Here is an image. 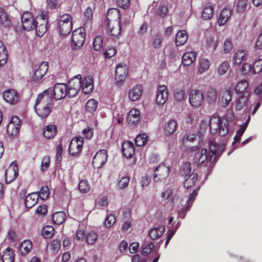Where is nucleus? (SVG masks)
Segmentation results:
<instances>
[{
	"label": "nucleus",
	"mask_w": 262,
	"mask_h": 262,
	"mask_svg": "<svg viewBox=\"0 0 262 262\" xmlns=\"http://www.w3.org/2000/svg\"><path fill=\"white\" fill-rule=\"evenodd\" d=\"M224 149V144L219 145L214 142L210 143L209 152L206 148L200 150L196 146H192L190 150L194 152L193 163L197 165L204 164L207 167L208 172H210L213 166L212 163L223 153Z\"/></svg>",
	"instance_id": "f257e3e1"
},
{
	"label": "nucleus",
	"mask_w": 262,
	"mask_h": 262,
	"mask_svg": "<svg viewBox=\"0 0 262 262\" xmlns=\"http://www.w3.org/2000/svg\"><path fill=\"white\" fill-rule=\"evenodd\" d=\"M53 105L51 97L42 92L36 99L34 105L35 112L41 119L47 118L51 113Z\"/></svg>",
	"instance_id": "f03ea898"
},
{
	"label": "nucleus",
	"mask_w": 262,
	"mask_h": 262,
	"mask_svg": "<svg viewBox=\"0 0 262 262\" xmlns=\"http://www.w3.org/2000/svg\"><path fill=\"white\" fill-rule=\"evenodd\" d=\"M209 125L210 132L212 134H219L221 136H225L229 132V128L223 118H220L216 115H213L210 118Z\"/></svg>",
	"instance_id": "7ed1b4c3"
},
{
	"label": "nucleus",
	"mask_w": 262,
	"mask_h": 262,
	"mask_svg": "<svg viewBox=\"0 0 262 262\" xmlns=\"http://www.w3.org/2000/svg\"><path fill=\"white\" fill-rule=\"evenodd\" d=\"M67 84L63 83H57L53 88H49L43 92L46 93L51 97L52 100L54 99L56 100H61L67 96Z\"/></svg>",
	"instance_id": "20e7f679"
},
{
	"label": "nucleus",
	"mask_w": 262,
	"mask_h": 262,
	"mask_svg": "<svg viewBox=\"0 0 262 262\" xmlns=\"http://www.w3.org/2000/svg\"><path fill=\"white\" fill-rule=\"evenodd\" d=\"M73 27L72 16L64 14L60 16L58 21V30L60 35H68L72 31Z\"/></svg>",
	"instance_id": "39448f33"
},
{
	"label": "nucleus",
	"mask_w": 262,
	"mask_h": 262,
	"mask_svg": "<svg viewBox=\"0 0 262 262\" xmlns=\"http://www.w3.org/2000/svg\"><path fill=\"white\" fill-rule=\"evenodd\" d=\"M48 16L45 11L38 14L35 18V27L37 35L42 36L48 30Z\"/></svg>",
	"instance_id": "423d86ee"
},
{
	"label": "nucleus",
	"mask_w": 262,
	"mask_h": 262,
	"mask_svg": "<svg viewBox=\"0 0 262 262\" xmlns=\"http://www.w3.org/2000/svg\"><path fill=\"white\" fill-rule=\"evenodd\" d=\"M85 33L83 28H79L72 33L71 47L74 50L81 48L85 41Z\"/></svg>",
	"instance_id": "0eeeda50"
},
{
	"label": "nucleus",
	"mask_w": 262,
	"mask_h": 262,
	"mask_svg": "<svg viewBox=\"0 0 262 262\" xmlns=\"http://www.w3.org/2000/svg\"><path fill=\"white\" fill-rule=\"evenodd\" d=\"M82 76L78 75L72 78L67 84V96L69 97H74L79 93L81 88Z\"/></svg>",
	"instance_id": "6e6552de"
},
{
	"label": "nucleus",
	"mask_w": 262,
	"mask_h": 262,
	"mask_svg": "<svg viewBox=\"0 0 262 262\" xmlns=\"http://www.w3.org/2000/svg\"><path fill=\"white\" fill-rule=\"evenodd\" d=\"M21 120L17 116H13L7 125L8 135L12 138L17 137L21 126Z\"/></svg>",
	"instance_id": "1a4fd4ad"
},
{
	"label": "nucleus",
	"mask_w": 262,
	"mask_h": 262,
	"mask_svg": "<svg viewBox=\"0 0 262 262\" xmlns=\"http://www.w3.org/2000/svg\"><path fill=\"white\" fill-rule=\"evenodd\" d=\"M170 168L165 164H161L155 170L154 175V180L155 182H158L164 180L169 175Z\"/></svg>",
	"instance_id": "9d476101"
},
{
	"label": "nucleus",
	"mask_w": 262,
	"mask_h": 262,
	"mask_svg": "<svg viewBox=\"0 0 262 262\" xmlns=\"http://www.w3.org/2000/svg\"><path fill=\"white\" fill-rule=\"evenodd\" d=\"M22 26L24 30L29 31L35 27V19L33 14L30 12H25L21 16Z\"/></svg>",
	"instance_id": "9b49d317"
},
{
	"label": "nucleus",
	"mask_w": 262,
	"mask_h": 262,
	"mask_svg": "<svg viewBox=\"0 0 262 262\" xmlns=\"http://www.w3.org/2000/svg\"><path fill=\"white\" fill-rule=\"evenodd\" d=\"M83 139L82 137H76L71 140L69 147L70 154L76 156L82 150Z\"/></svg>",
	"instance_id": "f8f14e48"
},
{
	"label": "nucleus",
	"mask_w": 262,
	"mask_h": 262,
	"mask_svg": "<svg viewBox=\"0 0 262 262\" xmlns=\"http://www.w3.org/2000/svg\"><path fill=\"white\" fill-rule=\"evenodd\" d=\"M107 159V152L101 149L97 152L93 159V165L95 168H101L106 162Z\"/></svg>",
	"instance_id": "ddd939ff"
},
{
	"label": "nucleus",
	"mask_w": 262,
	"mask_h": 262,
	"mask_svg": "<svg viewBox=\"0 0 262 262\" xmlns=\"http://www.w3.org/2000/svg\"><path fill=\"white\" fill-rule=\"evenodd\" d=\"M204 101L202 93L199 90H192L189 95V102L193 107L200 106Z\"/></svg>",
	"instance_id": "4468645a"
},
{
	"label": "nucleus",
	"mask_w": 262,
	"mask_h": 262,
	"mask_svg": "<svg viewBox=\"0 0 262 262\" xmlns=\"http://www.w3.org/2000/svg\"><path fill=\"white\" fill-rule=\"evenodd\" d=\"M168 91L164 85H160L158 87L156 95V102L158 105H163L168 99Z\"/></svg>",
	"instance_id": "2eb2a0df"
},
{
	"label": "nucleus",
	"mask_w": 262,
	"mask_h": 262,
	"mask_svg": "<svg viewBox=\"0 0 262 262\" xmlns=\"http://www.w3.org/2000/svg\"><path fill=\"white\" fill-rule=\"evenodd\" d=\"M115 78L118 85L120 86L127 75V67L125 64H118L116 68Z\"/></svg>",
	"instance_id": "dca6fc26"
},
{
	"label": "nucleus",
	"mask_w": 262,
	"mask_h": 262,
	"mask_svg": "<svg viewBox=\"0 0 262 262\" xmlns=\"http://www.w3.org/2000/svg\"><path fill=\"white\" fill-rule=\"evenodd\" d=\"M3 98L6 102L11 104L17 103L20 98L18 93L13 89L5 91L3 93Z\"/></svg>",
	"instance_id": "f3484780"
},
{
	"label": "nucleus",
	"mask_w": 262,
	"mask_h": 262,
	"mask_svg": "<svg viewBox=\"0 0 262 262\" xmlns=\"http://www.w3.org/2000/svg\"><path fill=\"white\" fill-rule=\"evenodd\" d=\"M18 174V167L14 162L12 163L5 172L6 182L8 184L14 180Z\"/></svg>",
	"instance_id": "a211bd4d"
},
{
	"label": "nucleus",
	"mask_w": 262,
	"mask_h": 262,
	"mask_svg": "<svg viewBox=\"0 0 262 262\" xmlns=\"http://www.w3.org/2000/svg\"><path fill=\"white\" fill-rule=\"evenodd\" d=\"M48 63L45 61L42 62L40 64L38 68L35 71L32 76V80L34 81H38L40 80L48 71Z\"/></svg>",
	"instance_id": "6ab92c4d"
},
{
	"label": "nucleus",
	"mask_w": 262,
	"mask_h": 262,
	"mask_svg": "<svg viewBox=\"0 0 262 262\" xmlns=\"http://www.w3.org/2000/svg\"><path fill=\"white\" fill-rule=\"evenodd\" d=\"M178 128V123L174 119H171L165 123L164 133L166 135L173 134Z\"/></svg>",
	"instance_id": "aec40b11"
},
{
	"label": "nucleus",
	"mask_w": 262,
	"mask_h": 262,
	"mask_svg": "<svg viewBox=\"0 0 262 262\" xmlns=\"http://www.w3.org/2000/svg\"><path fill=\"white\" fill-rule=\"evenodd\" d=\"M122 152L126 158H131L135 152L133 143L129 141H124L122 145Z\"/></svg>",
	"instance_id": "412c9836"
},
{
	"label": "nucleus",
	"mask_w": 262,
	"mask_h": 262,
	"mask_svg": "<svg viewBox=\"0 0 262 262\" xmlns=\"http://www.w3.org/2000/svg\"><path fill=\"white\" fill-rule=\"evenodd\" d=\"M142 87L137 84L133 87L128 92V97L130 100L136 101L138 100L142 94Z\"/></svg>",
	"instance_id": "4be33fe9"
},
{
	"label": "nucleus",
	"mask_w": 262,
	"mask_h": 262,
	"mask_svg": "<svg viewBox=\"0 0 262 262\" xmlns=\"http://www.w3.org/2000/svg\"><path fill=\"white\" fill-rule=\"evenodd\" d=\"M107 27L111 35L117 37L120 34L121 27L120 21H108Z\"/></svg>",
	"instance_id": "5701e85b"
},
{
	"label": "nucleus",
	"mask_w": 262,
	"mask_h": 262,
	"mask_svg": "<svg viewBox=\"0 0 262 262\" xmlns=\"http://www.w3.org/2000/svg\"><path fill=\"white\" fill-rule=\"evenodd\" d=\"M165 227L164 226H160L151 229L148 232V234L151 239L155 240L160 238L163 235Z\"/></svg>",
	"instance_id": "b1692460"
},
{
	"label": "nucleus",
	"mask_w": 262,
	"mask_h": 262,
	"mask_svg": "<svg viewBox=\"0 0 262 262\" xmlns=\"http://www.w3.org/2000/svg\"><path fill=\"white\" fill-rule=\"evenodd\" d=\"M82 91L85 94L91 93L93 90V80L91 77H85L83 82H81Z\"/></svg>",
	"instance_id": "393cba45"
},
{
	"label": "nucleus",
	"mask_w": 262,
	"mask_h": 262,
	"mask_svg": "<svg viewBox=\"0 0 262 262\" xmlns=\"http://www.w3.org/2000/svg\"><path fill=\"white\" fill-rule=\"evenodd\" d=\"M127 119L129 123L136 124L140 119V111L136 108L130 110L128 114Z\"/></svg>",
	"instance_id": "a878e982"
},
{
	"label": "nucleus",
	"mask_w": 262,
	"mask_h": 262,
	"mask_svg": "<svg viewBox=\"0 0 262 262\" xmlns=\"http://www.w3.org/2000/svg\"><path fill=\"white\" fill-rule=\"evenodd\" d=\"M248 93H244L240 96L235 103V108L236 111L242 110L246 105L248 101Z\"/></svg>",
	"instance_id": "bb28decb"
},
{
	"label": "nucleus",
	"mask_w": 262,
	"mask_h": 262,
	"mask_svg": "<svg viewBox=\"0 0 262 262\" xmlns=\"http://www.w3.org/2000/svg\"><path fill=\"white\" fill-rule=\"evenodd\" d=\"M0 25L5 28H8L11 25L9 15L2 8H0Z\"/></svg>",
	"instance_id": "cd10ccee"
},
{
	"label": "nucleus",
	"mask_w": 262,
	"mask_h": 262,
	"mask_svg": "<svg viewBox=\"0 0 262 262\" xmlns=\"http://www.w3.org/2000/svg\"><path fill=\"white\" fill-rule=\"evenodd\" d=\"M188 40V35L185 30L179 31L176 37V45L177 46H181L185 44Z\"/></svg>",
	"instance_id": "c85d7f7f"
},
{
	"label": "nucleus",
	"mask_w": 262,
	"mask_h": 262,
	"mask_svg": "<svg viewBox=\"0 0 262 262\" xmlns=\"http://www.w3.org/2000/svg\"><path fill=\"white\" fill-rule=\"evenodd\" d=\"M15 254L11 248H7L3 252L2 259L3 262H14Z\"/></svg>",
	"instance_id": "c756f323"
},
{
	"label": "nucleus",
	"mask_w": 262,
	"mask_h": 262,
	"mask_svg": "<svg viewBox=\"0 0 262 262\" xmlns=\"http://www.w3.org/2000/svg\"><path fill=\"white\" fill-rule=\"evenodd\" d=\"M195 59V53L192 52L186 53L182 56V63L184 66H189L194 62Z\"/></svg>",
	"instance_id": "7c9ffc66"
},
{
	"label": "nucleus",
	"mask_w": 262,
	"mask_h": 262,
	"mask_svg": "<svg viewBox=\"0 0 262 262\" xmlns=\"http://www.w3.org/2000/svg\"><path fill=\"white\" fill-rule=\"evenodd\" d=\"M232 14V11L229 8H224L222 10L218 20L220 26L224 25L230 18Z\"/></svg>",
	"instance_id": "2f4dec72"
},
{
	"label": "nucleus",
	"mask_w": 262,
	"mask_h": 262,
	"mask_svg": "<svg viewBox=\"0 0 262 262\" xmlns=\"http://www.w3.org/2000/svg\"><path fill=\"white\" fill-rule=\"evenodd\" d=\"M38 197L36 193L28 194L25 200V206L27 208H31L37 202Z\"/></svg>",
	"instance_id": "473e14b6"
},
{
	"label": "nucleus",
	"mask_w": 262,
	"mask_h": 262,
	"mask_svg": "<svg viewBox=\"0 0 262 262\" xmlns=\"http://www.w3.org/2000/svg\"><path fill=\"white\" fill-rule=\"evenodd\" d=\"M250 7V3L249 0H237L235 8L236 11L239 13L244 12Z\"/></svg>",
	"instance_id": "72a5a7b5"
},
{
	"label": "nucleus",
	"mask_w": 262,
	"mask_h": 262,
	"mask_svg": "<svg viewBox=\"0 0 262 262\" xmlns=\"http://www.w3.org/2000/svg\"><path fill=\"white\" fill-rule=\"evenodd\" d=\"M223 118L225 120V122H226L228 125L234 126L236 124L235 118L234 113L232 109H229L227 111L225 115L224 116Z\"/></svg>",
	"instance_id": "f704fd0d"
},
{
	"label": "nucleus",
	"mask_w": 262,
	"mask_h": 262,
	"mask_svg": "<svg viewBox=\"0 0 262 262\" xmlns=\"http://www.w3.org/2000/svg\"><path fill=\"white\" fill-rule=\"evenodd\" d=\"M120 18V15L118 9L113 8L108 10L107 14V20L110 22L119 21Z\"/></svg>",
	"instance_id": "c9c22d12"
},
{
	"label": "nucleus",
	"mask_w": 262,
	"mask_h": 262,
	"mask_svg": "<svg viewBox=\"0 0 262 262\" xmlns=\"http://www.w3.org/2000/svg\"><path fill=\"white\" fill-rule=\"evenodd\" d=\"M231 100V95L230 92L226 90L223 92L221 94V98L220 99L219 102L222 107L227 106Z\"/></svg>",
	"instance_id": "e433bc0d"
},
{
	"label": "nucleus",
	"mask_w": 262,
	"mask_h": 262,
	"mask_svg": "<svg viewBox=\"0 0 262 262\" xmlns=\"http://www.w3.org/2000/svg\"><path fill=\"white\" fill-rule=\"evenodd\" d=\"M187 178L184 182V186L186 188H189L192 186L198 180V174L192 172L187 176Z\"/></svg>",
	"instance_id": "4c0bfd02"
},
{
	"label": "nucleus",
	"mask_w": 262,
	"mask_h": 262,
	"mask_svg": "<svg viewBox=\"0 0 262 262\" xmlns=\"http://www.w3.org/2000/svg\"><path fill=\"white\" fill-rule=\"evenodd\" d=\"M57 127L55 125H48L43 132V136L48 139H51L56 135Z\"/></svg>",
	"instance_id": "58836bf2"
},
{
	"label": "nucleus",
	"mask_w": 262,
	"mask_h": 262,
	"mask_svg": "<svg viewBox=\"0 0 262 262\" xmlns=\"http://www.w3.org/2000/svg\"><path fill=\"white\" fill-rule=\"evenodd\" d=\"M217 99V92L216 90L213 88L208 89L207 95L206 100L209 104H214Z\"/></svg>",
	"instance_id": "ea45409f"
},
{
	"label": "nucleus",
	"mask_w": 262,
	"mask_h": 262,
	"mask_svg": "<svg viewBox=\"0 0 262 262\" xmlns=\"http://www.w3.org/2000/svg\"><path fill=\"white\" fill-rule=\"evenodd\" d=\"M98 107L97 101L93 99L89 100L85 106V110L86 112L91 114H93Z\"/></svg>",
	"instance_id": "a19ab883"
},
{
	"label": "nucleus",
	"mask_w": 262,
	"mask_h": 262,
	"mask_svg": "<svg viewBox=\"0 0 262 262\" xmlns=\"http://www.w3.org/2000/svg\"><path fill=\"white\" fill-rule=\"evenodd\" d=\"M8 53L4 43L0 41V65H4L7 62Z\"/></svg>",
	"instance_id": "79ce46f5"
},
{
	"label": "nucleus",
	"mask_w": 262,
	"mask_h": 262,
	"mask_svg": "<svg viewBox=\"0 0 262 262\" xmlns=\"http://www.w3.org/2000/svg\"><path fill=\"white\" fill-rule=\"evenodd\" d=\"M213 8L212 6L208 5L204 6L202 13V17L203 19L208 20L212 17L213 14Z\"/></svg>",
	"instance_id": "37998d69"
},
{
	"label": "nucleus",
	"mask_w": 262,
	"mask_h": 262,
	"mask_svg": "<svg viewBox=\"0 0 262 262\" xmlns=\"http://www.w3.org/2000/svg\"><path fill=\"white\" fill-rule=\"evenodd\" d=\"M66 218V215L63 211L57 212L52 216L53 222L57 225H60L64 222Z\"/></svg>",
	"instance_id": "c03bdc74"
},
{
	"label": "nucleus",
	"mask_w": 262,
	"mask_h": 262,
	"mask_svg": "<svg viewBox=\"0 0 262 262\" xmlns=\"http://www.w3.org/2000/svg\"><path fill=\"white\" fill-rule=\"evenodd\" d=\"M250 120V117H249L248 120L246 121V122L243 123L242 125L240 126L239 129L236 132V135L235 136L234 138V142H236L239 141L241 139V137L242 136L243 134L245 132V130L246 129L248 124L249 123V121Z\"/></svg>",
	"instance_id": "a18cd8bd"
},
{
	"label": "nucleus",
	"mask_w": 262,
	"mask_h": 262,
	"mask_svg": "<svg viewBox=\"0 0 262 262\" xmlns=\"http://www.w3.org/2000/svg\"><path fill=\"white\" fill-rule=\"evenodd\" d=\"M32 242L30 240L24 241L20 245L19 250L23 255L27 254L32 248Z\"/></svg>",
	"instance_id": "49530a36"
},
{
	"label": "nucleus",
	"mask_w": 262,
	"mask_h": 262,
	"mask_svg": "<svg viewBox=\"0 0 262 262\" xmlns=\"http://www.w3.org/2000/svg\"><path fill=\"white\" fill-rule=\"evenodd\" d=\"M245 56L246 54L244 51L238 50L235 53H234L233 57L235 63L236 64H241L242 61L244 60Z\"/></svg>",
	"instance_id": "de8ad7c7"
},
{
	"label": "nucleus",
	"mask_w": 262,
	"mask_h": 262,
	"mask_svg": "<svg viewBox=\"0 0 262 262\" xmlns=\"http://www.w3.org/2000/svg\"><path fill=\"white\" fill-rule=\"evenodd\" d=\"M248 87V83L247 81L244 80H241L239 81L237 85L235 87V91L236 93H246L245 92L246 90Z\"/></svg>",
	"instance_id": "09e8293b"
},
{
	"label": "nucleus",
	"mask_w": 262,
	"mask_h": 262,
	"mask_svg": "<svg viewBox=\"0 0 262 262\" xmlns=\"http://www.w3.org/2000/svg\"><path fill=\"white\" fill-rule=\"evenodd\" d=\"M191 170V163L189 162H186L182 166L180 173L182 176L187 177L190 174Z\"/></svg>",
	"instance_id": "8fccbe9b"
},
{
	"label": "nucleus",
	"mask_w": 262,
	"mask_h": 262,
	"mask_svg": "<svg viewBox=\"0 0 262 262\" xmlns=\"http://www.w3.org/2000/svg\"><path fill=\"white\" fill-rule=\"evenodd\" d=\"M252 68V74L259 73L262 70V58L256 59Z\"/></svg>",
	"instance_id": "3c124183"
},
{
	"label": "nucleus",
	"mask_w": 262,
	"mask_h": 262,
	"mask_svg": "<svg viewBox=\"0 0 262 262\" xmlns=\"http://www.w3.org/2000/svg\"><path fill=\"white\" fill-rule=\"evenodd\" d=\"M98 238V234L94 231H91L86 235V241L89 245H93Z\"/></svg>",
	"instance_id": "603ef678"
},
{
	"label": "nucleus",
	"mask_w": 262,
	"mask_h": 262,
	"mask_svg": "<svg viewBox=\"0 0 262 262\" xmlns=\"http://www.w3.org/2000/svg\"><path fill=\"white\" fill-rule=\"evenodd\" d=\"M103 46V37L101 35L97 36L93 41V48L95 51H100Z\"/></svg>",
	"instance_id": "864d4df0"
},
{
	"label": "nucleus",
	"mask_w": 262,
	"mask_h": 262,
	"mask_svg": "<svg viewBox=\"0 0 262 262\" xmlns=\"http://www.w3.org/2000/svg\"><path fill=\"white\" fill-rule=\"evenodd\" d=\"M147 136L145 134L139 135L135 139V143L138 146H142L147 142Z\"/></svg>",
	"instance_id": "5fc2aeb1"
},
{
	"label": "nucleus",
	"mask_w": 262,
	"mask_h": 262,
	"mask_svg": "<svg viewBox=\"0 0 262 262\" xmlns=\"http://www.w3.org/2000/svg\"><path fill=\"white\" fill-rule=\"evenodd\" d=\"M54 233V228L51 226H47L44 227L42 234L45 238L51 237Z\"/></svg>",
	"instance_id": "6e6d98bb"
},
{
	"label": "nucleus",
	"mask_w": 262,
	"mask_h": 262,
	"mask_svg": "<svg viewBox=\"0 0 262 262\" xmlns=\"http://www.w3.org/2000/svg\"><path fill=\"white\" fill-rule=\"evenodd\" d=\"M200 69L199 72L200 73L207 71L210 67V62L209 60L205 58H202L200 61Z\"/></svg>",
	"instance_id": "4d7b16f0"
},
{
	"label": "nucleus",
	"mask_w": 262,
	"mask_h": 262,
	"mask_svg": "<svg viewBox=\"0 0 262 262\" xmlns=\"http://www.w3.org/2000/svg\"><path fill=\"white\" fill-rule=\"evenodd\" d=\"M162 42V38L161 35L159 34H157L153 36L152 44L155 48H160L161 46Z\"/></svg>",
	"instance_id": "13d9d810"
},
{
	"label": "nucleus",
	"mask_w": 262,
	"mask_h": 262,
	"mask_svg": "<svg viewBox=\"0 0 262 262\" xmlns=\"http://www.w3.org/2000/svg\"><path fill=\"white\" fill-rule=\"evenodd\" d=\"M78 188L82 193H86L90 190V186L88 182L86 180H81L78 186Z\"/></svg>",
	"instance_id": "bf43d9fd"
},
{
	"label": "nucleus",
	"mask_w": 262,
	"mask_h": 262,
	"mask_svg": "<svg viewBox=\"0 0 262 262\" xmlns=\"http://www.w3.org/2000/svg\"><path fill=\"white\" fill-rule=\"evenodd\" d=\"M198 194V191L196 190H194L192 193L190 194L188 200L187 201V206L185 208V211H188L192 206V203L194 201L195 197Z\"/></svg>",
	"instance_id": "052dcab7"
},
{
	"label": "nucleus",
	"mask_w": 262,
	"mask_h": 262,
	"mask_svg": "<svg viewBox=\"0 0 262 262\" xmlns=\"http://www.w3.org/2000/svg\"><path fill=\"white\" fill-rule=\"evenodd\" d=\"M229 67V64L228 62H222L218 67V73L219 75H222L225 74Z\"/></svg>",
	"instance_id": "680f3d73"
},
{
	"label": "nucleus",
	"mask_w": 262,
	"mask_h": 262,
	"mask_svg": "<svg viewBox=\"0 0 262 262\" xmlns=\"http://www.w3.org/2000/svg\"><path fill=\"white\" fill-rule=\"evenodd\" d=\"M61 246L60 241L58 239H54L51 243L50 247L54 252H57Z\"/></svg>",
	"instance_id": "e2e57ef3"
},
{
	"label": "nucleus",
	"mask_w": 262,
	"mask_h": 262,
	"mask_svg": "<svg viewBox=\"0 0 262 262\" xmlns=\"http://www.w3.org/2000/svg\"><path fill=\"white\" fill-rule=\"evenodd\" d=\"M39 193L40 196L42 199H47L50 194L49 187L47 186H42L40 190Z\"/></svg>",
	"instance_id": "0e129e2a"
},
{
	"label": "nucleus",
	"mask_w": 262,
	"mask_h": 262,
	"mask_svg": "<svg viewBox=\"0 0 262 262\" xmlns=\"http://www.w3.org/2000/svg\"><path fill=\"white\" fill-rule=\"evenodd\" d=\"M129 182V178L123 177L118 182V186L120 189H123L128 186Z\"/></svg>",
	"instance_id": "69168bd1"
},
{
	"label": "nucleus",
	"mask_w": 262,
	"mask_h": 262,
	"mask_svg": "<svg viewBox=\"0 0 262 262\" xmlns=\"http://www.w3.org/2000/svg\"><path fill=\"white\" fill-rule=\"evenodd\" d=\"M116 222V218L113 214H110L105 221V225L107 227L112 226Z\"/></svg>",
	"instance_id": "338daca9"
},
{
	"label": "nucleus",
	"mask_w": 262,
	"mask_h": 262,
	"mask_svg": "<svg viewBox=\"0 0 262 262\" xmlns=\"http://www.w3.org/2000/svg\"><path fill=\"white\" fill-rule=\"evenodd\" d=\"M255 54L258 53V51L262 49V33L258 37L255 43Z\"/></svg>",
	"instance_id": "774afa93"
}]
</instances>
